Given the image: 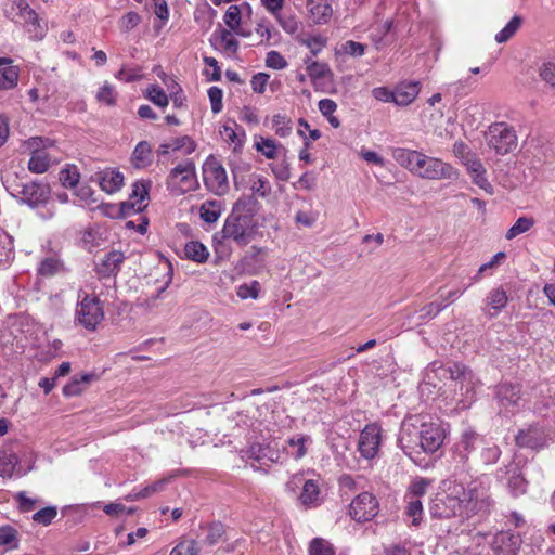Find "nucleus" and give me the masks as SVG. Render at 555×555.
<instances>
[{"label":"nucleus","instance_id":"1","mask_svg":"<svg viewBox=\"0 0 555 555\" xmlns=\"http://www.w3.org/2000/svg\"><path fill=\"white\" fill-rule=\"evenodd\" d=\"M444 438L446 431L439 423H422L417 427L412 418H409L402 423L398 444L412 457L417 448L427 454L435 453L442 446Z\"/></svg>","mask_w":555,"mask_h":555},{"label":"nucleus","instance_id":"2","mask_svg":"<svg viewBox=\"0 0 555 555\" xmlns=\"http://www.w3.org/2000/svg\"><path fill=\"white\" fill-rule=\"evenodd\" d=\"M461 504L462 519L490 514L494 500L490 493V481L485 475L470 480L467 485L453 480Z\"/></svg>","mask_w":555,"mask_h":555},{"label":"nucleus","instance_id":"3","mask_svg":"<svg viewBox=\"0 0 555 555\" xmlns=\"http://www.w3.org/2000/svg\"><path fill=\"white\" fill-rule=\"evenodd\" d=\"M254 204V199L247 196H241L234 203L221 230L222 238L232 240L240 246L250 243L257 230Z\"/></svg>","mask_w":555,"mask_h":555},{"label":"nucleus","instance_id":"4","mask_svg":"<svg viewBox=\"0 0 555 555\" xmlns=\"http://www.w3.org/2000/svg\"><path fill=\"white\" fill-rule=\"evenodd\" d=\"M477 448L480 449L479 459L483 465H492L496 463L501 456V450L496 444L485 441L474 431H465L454 448L455 477H460L469 470V453Z\"/></svg>","mask_w":555,"mask_h":555},{"label":"nucleus","instance_id":"5","mask_svg":"<svg viewBox=\"0 0 555 555\" xmlns=\"http://www.w3.org/2000/svg\"><path fill=\"white\" fill-rule=\"evenodd\" d=\"M7 16L23 25L31 40H41L46 36V26L41 24L38 14L29 7L27 0H13Z\"/></svg>","mask_w":555,"mask_h":555},{"label":"nucleus","instance_id":"6","mask_svg":"<svg viewBox=\"0 0 555 555\" xmlns=\"http://www.w3.org/2000/svg\"><path fill=\"white\" fill-rule=\"evenodd\" d=\"M413 175L427 180H456L460 176L459 170L451 164L422 152L416 159Z\"/></svg>","mask_w":555,"mask_h":555},{"label":"nucleus","instance_id":"7","mask_svg":"<svg viewBox=\"0 0 555 555\" xmlns=\"http://www.w3.org/2000/svg\"><path fill=\"white\" fill-rule=\"evenodd\" d=\"M168 190L181 195L196 191L199 186L196 167L192 159H185L175 166L166 179Z\"/></svg>","mask_w":555,"mask_h":555},{"label":"nucleus","instance_id":"8","mask_svg":"<svg viewBox=\"0 0 555 555\" xmlns=\"http://www.w3.org/2000/svg\"><path fill=\"white\" fill-rule=\"evenodd\" d=\"M485 137L488 146L500 155H505L517 146L516 133L505 122L490 125Z\"/></svg>","mask_w":555,"mask_h":555},{"label":"nucleus","instance_id":"9","mask_svg":"<svg viewBox=\"0 0 555 555\" xmlns=\"http://www.w3.org/2000/svg\"><path fill=\"white\" fill-rule=\"evenodd\" d=\"M76 321L88 331H94L104 319L103 304L95 296L85 294L78 301Z\"/></svg>","mask_w":555,"mask_h":555},{"label":"nucleus","instance_id":"10","mask_svg":"<svg viewBox=\"0 0 555 555\" xmlns=\"http://www.w3.org/2000/svg\"><path fill=\"white\" fill-rule=\"evenodd\" d=\"M51 145L48 139L43 140L39 137H33L24 143L25 149L30 153L28 160L29 171L34 173H44L49 170L52 158L47 149Z\"/></svg>","mask_w":555,"mask_h":555},{"label":"nucleus","instance_id":"11","mask_svg":"<svg viewBox=\"0 0 555 555\" xmlns=\"http://www.w3.org/2000/svg\"><path fill=\"white\" fill-rule=\"evenodd\" d=\"M448 371L450 378L455 382V387L460 389V397L464 406L470 404L476 397L475 389L479 385V380L476 378L475 374L460 363H453L449 366Z\"/></svg>","mask_w":555,"mask_h":555},{"label":"nucleus","instance_id":"12","mask_svg":"<svg viewBox=\"0 0 555 555\" xmlns=\"http://www.w3.org/2000/svg\"><path fill=\"white\" fill-rule=\"evenodd\" d=\"M203 179L206 188L216 195H224L230 189L224 167L212 156L203 165Z\"/></svg>","mask_w":555,"mask_h":555},{"label":"nucleus","instance_id":"13","mask_svg":"<svg viewBox=\"0 0 555 555\" xmlns=\"http://www.w3.org/2000/svg\"><path fill=\"white\" fill-rule=\"evenodd\" d=\"M454 481H450L447 493L442 496H437L430 505V513L437 518H462L461 504L459 502Z\"/></svg>","mask_w":555,"mask_h":555},{"label":"nucleus","instance_id":"14","mask_svg":"<svg viewBox=\"0 0 555 555\" xmlns=\"http://www.w3.org/2000/svg\"><path fill=\"white\" fill-rule=\"evenodd\" d=\"M382 428L376 423L366 425L360 433L358 451L366 460L374 459L380 448Z\"/></svg>","mask_w":555,"mask_h":555},{"label":"nucleus","instance_id":"15","mask_svg":"<svg viewBox=\"0 0 555 555\" xmlns=\"http://www.w3.org/2000/svg\"><path fill=\"white\" fill-rule=\"evenodd\" d=\"M349 514L359 522L369 521L378 514V502L372 493L362 492L350 503Z\"/></svg>","mask_w":555,"mask_h":555},{"label":"nucleus","instance_id":"16","mask_svg":"<svg viewBox=\"0 0 555 555\" xmlns=\"http://www.w3.org/2000/svg\"><path fill=\"white\" fill-rule=\"evenodd\" d=\"M496 399L501 414H514L521 406L522 399L520 387L518 385L503 383L496 388Z\"/></svg>","mask_w":555,"mask_h":555},{"label":"nucleus","instance_id":"17","mask_svg":"<svg viewBox=\"0 0 555 555\" xmlns=\"http://www.w3.org/2000/svg\"><path fill=\"white\" fill-rule=\"evenodd\" d=\"M51 190L49 184L30 182L22 185L18 191L21 202L35 208L44 205L50 198Z\"/></svg>","mask_w":555,"mask_h":555},{"label":"nucleus","instance_id":"18","mask_svg":"<svg viewBox=\"0 0 555 555\" xmlns=\"http://www.w3.org/2000/svg\"><path fill=\"white\" fill-rule=\"evenodd\" d=\"M247 456L262 464L282 462V452L274 441L266 444L255 443L250 446L247 450Z\"/></svg>","mask_w":555,"mask_h":555},{"label":"nucleus","instance_id":"19","mask_svg":"<svg viewBox=\"0 0 555 555\" xmlns=\"http://www.w3.org/2000/svg\"><path fill=\"white\" fill-rule=\"evenodd\" d=\"M464 166L466 167L473 183L483 190L487 194L492 195L494 193V189L487 178V170L478 157L466 159Z\"/></svg>","mask_w":555,"mask_h":555},{"label":"nucleus","instance_id":"20","mask_svg":"<svg viewBox=\"0 0 555 555\" xmlns=\"http://www.w3.org/2000/svg\"><path fill=\"white\" fill-rule=\"evenodd\" d=\"M520 537L509 531L495 534L492 548L495 555H517L520 547Z\"/></svg>","mask_w":555,"mask_h":555},{"label":"nucleus","instance_id":"21","mask_svg":"<svg viewBox=\"0 0 555 555\" xmlns=\"http://www.w3.org/2000/svg\"><path fill=\"white\" fill-rule=\"evenodd\" d=\"M233 34L232 30L220 26L212 33L210 42L215 49L223 51L228 55H234L238 50L240 42Z\"/></svg>","mask_w":555,"mask_h":555},{"label":"nucleus","instance_id":"22","mask_svg":"<svg viewBox=\"0 0 555 555\" xmlns=\"http://www.w3.org/2000/svg\"><path fill=\"white\" fill-rule=\"evenodd\" d=\"M150 182L137 181L132 184V192L129 201L121 204V210L127 214L129 210L141 211L145 205L143 202L146 199L149 194Z\"/></svg>","mask_w":555,"mask_h":555},{"label":"nucleus","instance_id":"23","mask_svg":"<svg viewBox=\"0 0 555 555\" xmlns=\"http://www.w3.org/2000/svg\"><path fill=\"white\" fill-rule=\"evenodd\" d=\"M421 83L418 81H403L393 89L395 104L399 106L410 105L418 95Z\"/></svg>","mask_w":555,"mask_h":555},{"label":"nucleus","instance_id":"24","mask_svg":"<svg viewBox=\"0 0 555 555\" xmlns=\"http://www.w3.org/2000/svg\"><path fill=\"white\" fill-rule=\"evenodd\" d=\"M307 9L314 24H326L333 15L330 0H307Z\"/></svg>","mask_w":555,"mask_h":555},{"label":"nucleus","instance_id":"25","mask_svg":"<svg viewBox=\"0 0 555 555\" xmlns=\"http://www.w3.org/2000/svg\"><path fill=\"white\" fill-rule=\"evenodd\" d=\"M98 182L104 192L113 194L122 186L124 176L119 170L108 168L98 173Z\"/></svg>","mask_w":555,"mask_h":555},{"label":"nucleus","instance_id":"26","mask_svg":"<svg viewBox=\"0 0 555 555\" xmlns=\"http://www.w3.org/2000/svg\"><path fill=\"white\" fill-rule=\"evenodd\" d=\"M125 256L121 251L113 250L96 264V272L101 276L115 275L124 262Z\"/></svg>","mask_w":555,"mask_h":555},{"label":"nucleus","instance_id":"27","mask_svg":"<svg viewBox=\"0 0 555 555\" xmlns=\"http://www.w3.org/2000/svg\"><path fill=\"white\" fill-rule=\"evenodd\" d=\"M508 301L506 292L502 287L493 288L486 298L488 310L486 313L493 318L496 317Z\"/></svg>","mask_w":555,"mask_h":555},{"label":"nucleus","instance_id":"28","mask_svg":"<svg viewBox=\"0 0 555 555\" xmlns=\"http://www.w3.org/2000/svg\"><path fill=\"white\" fill-rule=\"evenodd\" d=\"M311 441L309 436L298 434L286 440L285 451L295 460H300L306 455L307 444H310Z\"/></svg>","mask_w":555,"mask_h":555},{"label":"nucleus","instance_id":"29","mask_svg":"<svg viewBox=\"0 0 555 555\" xmlns=\"http://www.w3.org/2000/svg\"><path fill=\"white\" fill-rule=\"evenodd\" d=\"M224 207L221 201L208 199L199 207L201 219L208 224L216 223L223 212Z\"/></svg>","mask_w":555,"mask_h":555},{"label":"nucleus","instance_id":"30","mask_svg":"<svg viewBox=\"0 0 555 555\" xmlns=\"http://www.w3.org/2000/svg\"><path fill=\"white\" fill-rule=\"evenodd\" d=\"M223 22L227 25V29L232 30L235 35L247 37L248 34L241 27L242 23V11L238 5L232 4L228 8Z\"/></svg>","mask_w":555,"mask_h":555},{"label":"nucleus","instance_id":"31","mask_svg":"<svg viewBox=\"0 0 555 555\" xmlns=\"http://www.w3.org/2000/svg\"><path fill=\"white\" fill-rule=\"evenodd\" d=\"M420 151L409 150L403 147H396L392 150L393 159L403 168L413 173L416 159L420 157Z\"/></svg>","mask_w":555,"mask_h":555},{"label":"nucleus","instance_id":"32","mask_svg":"<svg viewBox=\"0 0 555 555\" xmlns=\"http://www.w3.org/2000/svg\"><path fill=\"white\" fill-rule=\"evenodd\" d=\"M299 500L307 507L315 506L320 501V487L312 479L305 480Z\"/></svg>","mask_w":555,"mask_h":555},{"label":"nucleus","instance_id":"33","mask_svg":"<svg viewBox=\"0 0 555 555\" xmlns=\"http://www.w3.org/2000/svg\"><path fill=\"white\" fill-rule=\"evenodd\" d=\"M184 255L190 260L198 263H205L208 260L209 251L203 243L198 241H191L184 246Z\"/></svg>","mask_w":555,"mask_h":555},{"label":"nucleus","instance_id":"34","mask_svg":"<svg viewBox=\"0 0 555 555\" xmlns=\"http://www.w3.org/2000/svg\"><path fill=\"white\" fill-rule=\"evenodd\" d=\"M204 530H206L205 538L202 539L201 541H197L201 550L204 546L210 547V546L216 545L222 539V537L224 534L223 525L220 522H212V524L208 525L207 527H205Z\"/></svg>","mask_w":555,"mask_h":555},{"label":"nucleus","instance_id":"35","mask_svg":"<svg viewBox=\"0 0 555 555\" xmlns=\"http://www.w3.org/2000/svg\"><path fill=\"white\" fill-rule=\"evenodd\" d=\"M465 291H466V287L463 289H452V291L447 292L446 294L441 293L440 298L442 299V301L441 302H438V301L430 302L426 307L427 313H434V314L439 313L447 306H449L455 299L461 297Z\"/></svg>","mask_w":555,"mask_h":555},{"label":"nucleus","instance_id":"36","mask_svg":"<svg viewBox=\"0 0 555 555\" xmlns=\"http://www.w3.org/2000/svg\"><path fill=\"white\" fill-rule=\"evenodd\" d=\"M151 145L146 141L137 144L132 153V163L137 168H144L151 164Z\"/></svg>","mask_w":555,"mask_h":555},{"label":"nucleus","instance_id":"37","mask_svg":"<svg viewBox=\"0 0 555 555\" xmlns=\"http://www.w3.org/2000/svg\"><path fill=\"white\" fill-rule=\"evenodd\" d=\"M18 464L17 455L9 449L0 452V476L11 477Z\"/></svg>","mask_w":555,"mask_h":555},{"label":"nucleus","instance_id":"38","mask_svg":"<svg viewBox=\"0 0 555 555\" xmlns=\"http://www.w3.org/2000/svg\"><path fill=\"white\" fill-rule=\"evenodd\" d=\"M20 70L17 66L9 64L0 69V90H10L17 86Z\"/></svg>","mask_w":555,"mask_h":555},{"label":"nucleus","instance_id":"39","mask_svg":"<svg viewBox=\"0 0 555 555\" xmlns=\"http://www.w3.org/2000/svg\"><path fill=\"white\" fill-rule=\"evenodd\" d=\"M297 41L310 50L312 56H317L326 46V38L321 35L298 36Z\"/></svg>","mask_w":555,"mask_h":555},{"label":"nucleus","instance_id":"40","mask_svg":"<svg viewBox=\"0 0 555 555\" xmlns=\"http://www.w3.org/2000/svg\"><path fill=\"white\" fill-rule=\"evenodd\" d=\"M254 146L268 159H275L278 156L279 144L273 139L259 137Z\"/></svg>","mask_w":555,"mask_h":555},{"label":"nucleus","instance_id":"41","mask_svg":"<svg viewBox=\"0 0 555 555\" xmlns=\"http://www.w3.org/2000/svg\"><path fill=\"white\" fill-rule=\"evenodd\" d=\"M521 23H522V18L520 16H518V15H515L505 25V27L503 29H501L495 35V41L498 43H504V42L508 41L516 34V31L520 28Z\"/></svg>","mask_w":555,"mask_h":555},{"label":"nucleus","instance_id":"42","mask_svg":"<svg viewBox=\"0 0 555 555\" xmlns=\"http://www.w3.org/2000/svg\"><path fill=\"white\" fill-rule=\"evenodd\" d=\"M534 225V219L531 217H520L508 229L505 234L506 240H513L516 236L528 232Z\"/></svg>","mask_w":555,"mask_h":555},{"label":"nucleus","instance_id":"43","mask_svg":"<svg viewBox=\"0 0 555 555\" xmlns=\"http://www.w3.org/2000/svg\"><path fill=\"white\" fill-rule=\"evenodd\" d=\"M13 254L11 237L0 229V267H5L13 258Z\"/></svg>","mask_w":555,"mask_h":555},{"label":"nucleus","instance_id":"44","mask_svg":"<svg viewBox=\"0 0 555 555\" xmlns=\"http://www.w3.org/2000/svg\"><path fill=\"white\" fill-rule=\"evenodd\" d=\"M272 129L280 138H286L292 133V120L283 114H276L272 117Z\"/></svg>","mask_w":555,"mask_h":555},{"label":"nucleus","instance_id":"45","mask_svg":"<svg viewBox=\"0 0 555 555\" xmlns=\"http://www.w3.org/2000/svg\"><path fill=\"white\" fill-rule=\"evenodd\" d=\"M62 268L61 261L55 257L42 259L38 266V274L43 278H50L57 273Z\"/></svg>","mask_w":555,"mask_h":555},{"label":"nucleus","instance_id":"46","mask_svg":"<svg viewBox=\"0 0 555 555\" xmlns=\"http://www.w3.org/2000/svg\"><path fill=\"white\" fill-rule=\"evenodd\" d=\"M405 515L412 519V525L417 526L423 517V505L418 499L405 498Z\"/></svg>","mask_w":555,"mask_h":555},{"label":"nucleus","instance_id":"47","mask_svg":"<svg viewBox=\"0 0 555 555\" xmlns=\"http://www.w3.org/2000/svg\"><path fill=\"white\" fill-rule=\"evenodd\" d=\"M201 547L196 540H182L170 552L169 555H198Z\"/></svg>","mask_w":555,"mask_h":555},{"label":"nucleus","instance_id":"48","mask_svg":"<svg viewBox=\"0 0 555 555\" xmlns=\"http://www.w3.org/2000/svg\"><path fill=\"white\" fill-rule=\"evenodd\" d=\"M261 291V285L258 281L254 280L250 283H244L237 286L236 295L245 299H257Z\"/></svg>","mask_w":555,"mask_h":555},{"label":"nucleus","instance_id":"49","mask_svg":"<svg viewBox=\"0 0 555 555\" xmlns=\"http://www.w3.org/2000/svg\"><path fill=\"white\" fill-rule=\"evenodd\" d=\"M17 531L10 526L0 527V546L13 550L17 547Z\"/></svg>","mask_w":555,"mask_h":555},{"label":"nucleus","instance_id":"50","mask_svg":"<svg viewBox=\"0 0 555 555\" xmlns=\"http://www.w3.org/2000/svg\"><path fill=\"white\" fill-rule=\"evenodd\" d=\"M80 175L75 166H66L60 171V181L65 188H75L79 182Z\"/></svg>","mask_w":555,"mask_h":555},{"label":"nucleus","instance_id":"51","mask_svg":"<svg viewBox=\"0 0 555 555\" xmlns=\"http://www.w3.org/2000/svg\"><path fill=\"white\" fill-rule=\"evenodd\" d=\"M169 146H171V151H182L185 155L192 154L196 149L195 142L188 135L172 139Z\"/></svg>","mask_w":555,"mask_h":555},{"label":"nucleus","instance_id":"52","mask_svg":"<svg viewBox=\"0 0 555 555\" xmlns=\"http://www.w3.org/2000/svg\"><path fill=\"white\" fill-rule=\"evenodd\" d=\"M309 555H335V551L328 541L315 538L310 543Z\"/></svg>","mask_w":555,"mask_h":555},{"label":"nucleus","instance_id":"53","mask_svg":"<svg viewBox=\"0 0 555 555\" xmlns=\"http://www.w3.org/2000/svg\"><path fill=\"white\" fill-rule=\"evenodd\" d=\"M146 98L159 107H166L168 105L167 94L157 85H152L146 89Z\"/></svg>","mask_w":555,"mask_h":555},{"label":"nucleus","instance_id":"54","mask_svg":"<svg viewBox=\"0 0 555 555\" xmlns=\"http://www.w3.org/2000/svg\"><path fill=\"white\" fill-rule=\"evenodd\" d=\"M429 481L425 478H417L413 480L408 489L405 498L418 499L426 493Z\"/></svg>","mask_w":555,"mask_h":555},{"label":"nucleus","instance_id":"55","mask_svg":"<svg viewBox=\"0 0 555 555\" xmlns=\"http://www.w3.org/2000/svg\"><path fill=\"white\" fill-rule=\"evenodd\" d=\"M307 74L312 81H315L331 75V68L326 63L323 62L311 63L308 65Z\"/></svg>","mask_w":555,"mask_h":555},{"label":"nucleus","instance_id":"56","mask_svg":"<svg viewBox=\"0 0 555 555\" xmlns=\"http://www.w3.org/2000/svg\"><path fill=\"white\" fill-rule=\"evenodd\" d=\"M274 177L280 181H288L291 178V165L286 158L270 165Z\"/></svg>","mask_w":555,"mask_h":555},{"label":"nucleus","instance_id":"57","mask_svg":"<svg viewBox=\"0 0 555 555\" xmlns=\"http://www.w3.org/2000/svg\"><path fill=\"white\" fill-rule=\"evenodd\" d=\"M56 515L57 508L55 506H47L35 513L33 515V519L40 525L48 526L52 522Z\"/></svg>","mask_w":555,"mask_h":555},{"label":"nucleus","instance_id":"58","mask_svg":"<svg viewBox=\"0 0 555 555\" xmlns=\"http://www.w3.org/2000/svg\"><path fill=\"white\" fill-rule=\"evenodd\" d=\"M366 46L360 42H356L353 40H348L344 42L339 49V51L346 55L352 57H360L365 53Z\"/></svg>","mask_w":555,"mask_h":555},{"label":"nucleus","instance_id":"59","mask_svg":"<svg viewBox=\"0 0 555 555\" xmlns=\"http://www.w3.org/2000/svg\"><path fill=\"white\" fill-rule=\"evenodd\" d=\"M507 487H508L511 493L515 496H517L526 491L525 479L517 472H514L513 475L508 478Z\"/></svg>","mask_w":555,"mask_h":555},{"label":"nucleus","instance_id":"60","mask_svg":"<svg viewBox=\"0 0 555 555\" xmlns=\"http://www.w3.org/2000/svg\"><path fill=\"white\" fill-rule=\"evenodd\" d=\"M222 96L223 92L220 88L214 86L208 89V98L212 113L217 114L222 111Z\"/></svg>","mask_w":555,"mask_h":555},{"label":"nucleus","instance_id":"61","mask_svg":"<svg viewBox=\"0 0 555 555\" xmlns=\"http://www.w3.org/2000/svg\"><path fill=\"white\" fill-rule=\"evenodd\" d=\"M96 99L101 103H105L107 105H113L116 100V93H115L113 86H111L107 82L104 83L98 91Z\"/></svg>","mask_w":555,"mask_h":555},{"label":"nucleus","instance_id":"62","mask_svg":"<svg viewBox=\"0 0 555 555\" xmlns=\"http://www.w3.org/2000/svg\"><path fill=\"white\" fill-rule=\"evenodd\" d=\"M266 65L273 69H284L287 66V62L280 52L270 51L267 53Z\"/></svg>","mask_w":555,"mask_h":555},{"label":"nucleus","instance_id":"63","mask_svg":"<svg viewBox=\"0 0 555 555\" xmlns=\"http://www.w3.org/2000/svg\"><path fill=\"white\" fill-rule=\"evenodd\" d=\"M251 191L254 194L266 197L271 192V186L266 178L257 177L251 183Z\"/></svg>","mask_w":555,"mask_h":555},{"label":"nucleus","instance_id":"64","mask_svg":"<svg viewBox=\"0 0 555 555\" xmlns=\"http://www.w3.org/2000/svg\"><path fill=\"white\" fill-rule=\"evenodd\" d=\"M540 76L547 85L555 89V63L546 62L540 67Z\"/></svg>","mask_w":555,"mask_h":555}]
</instances>
